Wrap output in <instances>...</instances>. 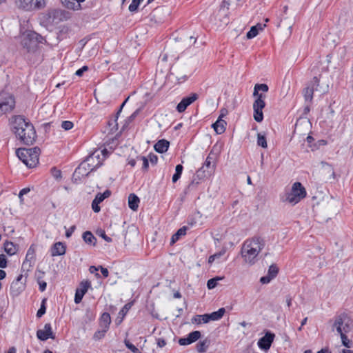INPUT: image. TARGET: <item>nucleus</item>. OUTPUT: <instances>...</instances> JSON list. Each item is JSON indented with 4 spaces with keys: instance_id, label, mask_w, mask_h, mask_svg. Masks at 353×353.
I'll return each instance as SVG.
<instances>
[{
    "instance_id": "f257e3e1",
    "label": "nucleus",
    "mask_w": 353,
    "mask_h": 353,
    "mask_svg": "<svg viewBox=\"0 0 353 353\" xmlns=\"http://www.w3.org/2000/svg\"><path fill=\"white\" fill-rule=\"evenodd\" d=\"M12 123L14 133L23 143L30 145L34 141L36 138L34 128L22 116L14 117Z\"/></svg>"
},
{
    "instance_id": "f03ea898",
    "label": "nucleus",
    "mask_w": 353,
    "mask_h": 353,
    "mask_svg": "<svg viewBox=\"0 0 353 353\" xmlns=\"http://www.w3.org/2000/svg\"><path fill=\"white\" fill-rule=\"evenodd\" d=\"M265 241L261 237H254L247 239L243 244L241 255L246 263L254 264L260 252L265 247Z\"/></svg>"
},
{
    "instance_id": "7ed1b4c3",
    "label": "nucleus",
    "mask_w": 353,
    "mask_h": 353,
    "mask_svg": "<svg viewBox=\"0 0 353 353\" xmlns=\"http://www.w3.org/2000/svg\"><path fill=\"white\" fill-rule=\"evenodd\" d=\"M40 150L35 147L32 148H19L16 150L18 158L28 168H34L39 163Z\"/></svg>"
},
{
    "instance_id": "20e7f679",
    "label": "nucleus",
    "mask_w": 353,
    "mask_h": 353,
    "mask_svg": "<svg viewBox=\"0 0 353 353\" xmlns=\"http://www.w3.org/2000/svg\"><path fill=\"white\" fill-rule=\"evenodd\" d=\"M43 38L32 30H27L24 32L21 36V43L27 52L34 51L37 48L39 43H42Z\"/></svg>"
},
{
    "instance_id": "39448f33",
    "label": "nucleus",
    "mask_w": 353,
    "mask_h": 353,
    "mask_svg": "<svg viewBox=\"0 0 353 353\" xmlns=\"http://www.w3.org/2000/svg\"><path fill=\"white\" fill-rule=\"evenodd\" d=\"M306 194V190L302 184L300 182H295L292 185L291 191L285 194L283 201L295 205L304 199Z\"/></svg>"
},
{
    "instance_id": "423d86ee",
    "label": "nucleus",
    "mask_w": 353,
    "mask_h": 353,
    "mask_svg": "<svg viewBox=\"0 0 353 353\" xmlns=\"http://www.w3.org/2000/svg\"><path fill=\"white\" fill-rule=\"evenodd\" d=\"M352 321L347 314L343 313L335 317L332 325L333 330L334 329L339 334L347 333L351 330Z\"/></svg>"
},
{
    "instance_id": "0eeeda50",
    "label": "nucleus",
    "mask_w": 353,
    "mask_h": 353,
    "mask_svg": "<svg viewBox=\"0 0 353 353\" xmlns=\"http://www.w3.org/2000/svg\"><path fill=\"white\" fill-rule=\"evenodd\" d=\"M16 4L20 9L32 11L43 9L46 6L45 0H16Z\"/></svg>"
},
{
    "instance_id": "6e6552de",
    "label": "nucleus",
    "mask_w": 353,
    "mask_h": 353,
    "mask_svg": "<svg viewBox=\"0 0 353 353\" xmlns=\"http://www.w3.org/2000/svg\"><path fill=\"white\" fill-rule=\"evenodd\" d=\"M256 97V99L253 103V117L256 122H261L263 119V109L265 105V103L264 101L265 99V95L260 94V95Z\"/></svg>"
},
{
    "instance_id": "1a4fd4ad",
    "label": "nucleus",
    "mask_w": 353,
    "mask_h": 353,
    "mask_svg": "<svg viewBox=\"0 0 353 353\" xmlns=\"http://www.w3.org/2000/svg\"><path fill=\"white\" fill-rule=\"evenodd\" d=\"M26 278L23 274H19L12 281L10 288V294L12 296H18L26 288Z\"/></svg>"
},
{
    "instance_id": "9d476101",
    "label": "nucleus",
    "mask_w": 353,
    "mask_h": 353,
    "mask_svg": "<svg viewBox=\"0 0 353 353\" xmlns=\"http://www.w3.org/2000/svg\"><path fill=\"white\" fill-rule=\"evenodd\" d=\"M210 175V172L205 169V166L200 168L193 176L189 188L193 189L199 185L205 178Z\"/></svg>"
},
{
    "instance_id": "9b49d317",
    "label": "nucleus",
    "mask_w": 353,
    "mask_h": 353,
    "mask_svg": "<svg viewBox=\"0 0 353 353\" xmlns=\"http://www.w3.org/2000/svg\"><path fill=\"white\" fill-rule=\"evenodd\" d=\"M274 334L270 332H266L265 336H263L259 340L257 343L258 346L263 350H268L271 347V345L274 341Z\"/></svg>"
},
{
    "instance_id": "f8f14e48",
    "label": "nucleus",
    "mask_w": 353,
    "mask_h": 353,
    "mask_svg": "<svg viewBox=\"0 0 353 353\" xmlns=\"http://www.w3.org/2000/svg\"><path fill=\"white\" fill-rule=\"evenodd\" d=\"M319 85V80L317 77H314L311 83L303 90V95L305 101H311L313 99L314 90Z\"/></svg>"
},
{
    "instance_id": "ddd939ff",
    "label": "nucleus",
    "mask_w": 353,
    "mask_h": 353,
    "mask_svg": "<svg viewBox=\"0 0 353 353\" xmlns=\"http://www.w3.org/2000/svg\"><path fill=\"white\" fill-rule=\"evenodd\" d=\"M37 336L41 341H46L50 338L54 339L55 338V335L52 330V327L50 323H46L44 325L43 330H37Z\"/></svg>"
},
{
    "instance_id": "4468645a",
    "label": "nucleus",
    "mask_w": 353,
    "mask_h": 353,
    "mask_svg": "<svg viewBox=\"0 0 353 353\" xmlns=\"http://www.w3.org/2000/svg\"><path fill=\"white\" fill-rule=\"evenodd\" d=\"M198 99V94L192 93L190 96L184 97L176 106V110L179 112H183L185 110L188 106L192 104Z\"/></svg>"
},
{
    "instance_id": "2eb2a0df",
    "label": "nucleus",
    "mask_w": 353,
    "mask_h": 353,
    "mask_svg": "<svg viewBox=\"0 0 353 353\" xmlns=\"http://www.w3.org/2000/svg\"><path fill=\"white\" fill-rule=\"evenodd\" d=\"M15 105V101L12 96L6 97L3 101H0V112L6 113L13 110Z\"/></svg>"
},
{
    "instance_id": "dca6fc26",
    "label": "nucleus",
    "mask_w": 353,
    "mask_h": 353,
    "mask_svg": "<svg viewBox=\"0 0 353 353\" xmlns=\"http://www.w3.org/2000/svg\"><path fill=\"white\" fill-rule=\"evenodd\" d=\"M85 163L90 170H93L102 164V160L100 159L99 154L95 152L87 157Z\"/></svg>"
},
{
    "instance_id": "f3484780",
    "label": "nucleus",
    "mask_w": 353,
    "mask_h": 353,
    "mask_svg": "<svg viewBox=\"0 0 353 353\" xmlns=\"http://www.w3.org/2000/svg\"><path fill=\"white\" fill-rule=\"evenodd\" d=\"M85 0H61L63 6L67 9L78 11L83 9L81 3Z\"/></svg>"
},
{
    "instance_id": "a211bd4d",
    "label": "nucleus",
    "mask_w": 353,
    "mask_h": 353,
    "mask_svg": "<svg viewBox=\"0 0 353 353\" xmlns=\"http://www.w3.org/2000/svg\"><path fill=\"white\" fill-rule=\"evenodd\" d=\"M279 272L278 267L272 264L269 267L268 274L260 279V282L263 284L269 283L276 276Z\"/></svg>"
},
{
    "instance_id": "6ab92c4d",
    "label": "nucleus",
    "mask_w": 353,
    "mask_h": 353,
    "mask_svg": "<svg viewBox=\"0 0 353 353\" xmlns=\"http://www.w3.org/2000/svg\"><path fill=\"white\" fill-rule=\"evenodd\" d=\"M35 261V249L34 245H31L27 251L25 261L23 263V268H26L27 266H32V263H34Z\"/></svg>"
},
{
    "instance_id": "aec40b11",
    "label": "nucleus",
    "mask_w": 353,
    "mask_h": 353,
    "mask_svg": "<svg viewBox=\"0 0 353 353\" xmlns=\"http://www.w3.org/2000/svg\"><path fill=\"white\" fill-rule=\"evenodd\" d=\"M65 246L61 242L55 243L51 249L52 256L63 255L65 253Z\"/></svg>"
},
{
    "instance_id": "412c9836",
    "label": "nucleus",
    "mask_w": 353,
    "mask_h": 353,
    "mask_svg": "<svg viewBox=\"0 0 353 353\" xmlns=\"http://www.w3.org/2000/svg\"><path fill=\"white\" fill-rule=\"evenodd\" d=\"M170 143L167 140H159L154 146V150L159 153L165 152L169 148Z\"/></svg>"
},
{
    "instance_id": "4be33fe9",
    "label": "nucleus",
    "mask_w": 353,
    "mask_h": 353,
    "mask_svg": "<svg viewBox=\"0 0 353 353\" xmlns=\"http://www.w3.org/2000/svg\"><path fill=\"white\" fill-rule=\"evenodd\" d=\"M225 125L226 122L220 117H219L217 121L212 124V128L217 134H221L225 130Z\"/></svg>"
},
{
    "instance_id": "5701e85b",
    "label": "nucleus",
    "mask_w": 353,
    "mask_h": 353,
    "mask_svg": "<svg viewBox=\"0 0 353 353\" xmlns=\"http://www.w3.org/2000/svg\"><path fill=\"white\" fill-rule=\"evenodd\" d=\"M139 202V198L136 194H130L129 195L128 206L131 210L136 211L138 209Z\"/></svg>"
},
{
    "instance_id": "b1692460",
    "label": "nucleus",
    "mask_w": 353,
    "mask_h": 353,
    "mask_svg": "<svg viewBox=\"0 0 353 353\" xmlns=\"http://www.w3.org/2000/svg\"><path fill=\"white\" fill-rule=\"evenodd\" d=\"M265 26V24L262 25L261 23L252 26L247 33V38L250 39L255 37L259 34V31L262 30Z\"/></svg>"
},
{
    "instance_id": "393cba45",
    "label": "nucleus",
    "mask_w": 353,
    "mask_h": 353,
    "mask_svg": "<svg viewBox=\"0 0 353 353\" xmlns=\"http://www.w3.org/2000/svg\"><path fill=\"white\" fill-rule=\"evenodd\" d=\"M225 312L224 307L219 309L216 312H213L211 314H208L209 322L210 321H218L221 319Z\"/></svg>"
},
{
    "instance_id": "a878e982",
    "label": "nucleus",
    "mask_w": 353,
    "mask_h": 353,
    "mask_svg": "<svg viewBox=\"0 0 353 353\" xmlns=\"http://www.w3.org/2000/svg\"><path fill=\"white\" fill-rule=\"evenodd\" d=\"M52 13L54 18H57L61 21H66L70 18V13L65 10H55Z\"/></svg>"
},
{
    "instance_id": "bb28decb",
    "label": "nucleus",
    "mask_w": 353,
    "mask_h": 353,
    "mask_svg": "<svg viewBox=\"0 0 353 353\" xmlns=\"http://www.w3.org/2000/svg\"><path fill=\"white\" fill-rule=\"evenodd\" d=\"M110 323H111L110 315L107 312H104L101 315V319H100L101 327L108 330Z\"/></svg>"
},
{
    "instance_id": "cd10ccee",
    "label": "nucleus",
    "mask_w": 353,
    "mask_h": 353,
    "mask_svg": "<svg viewBox=\"0 0 353 353\" xmlns=\"http://www.w3.org/2000/svg\"><path fill=\"white\" fill-rule=\"evenodd\" d=\"M4 250L8 254L12 256L17 252V248L12 242L6 241L4 243Z\"/></svg>"
},
{
    "instance_id": "c85d7f7f",
    "label": "nucleus",
    "mask_w": 353,
    "mask_h": 353,
    "mask_svg": "<svg viewBox=\"0 0 353 353\" xmlns=\"http://www.w3.org/2000/svg\"><path fill=\"white\" fill-rule=\"evenodd\" d=\"M210 344V341L208 339H205L203 341H199L196 344V350L199 353H203L207 351L208 347Z\"/></svg>"
},
{
    "instance_id": "c756f323",
    "label": "nucleus",
    "mask_w": 353,
    "mask_h": 353,
    "mask_svg": "<svg viewBox=\"0 0 353 353\" xmlns=\"http://www.w3.org/2000/svg\"><path fill=\"white\" fill-rule=\"evenodd\" d=\"M187 228L183 227L177 230V232L174 234L171 238L170 244L173 245L175 243L181 236L185 235Z\"/></svg>"
},
{
    "instance_id": "7c9ffc66",
    "label": "nucleus",
    "mask_w": 353,
    "mask_h": 353,
    "mask_svg": "<svg viewBox=\"0 0 353 353\" xmlns=\"http://www.w3.org/2000/svg\"><path fill=\"white\" fill-rule=\"evenodd\" d=\"M83 241L90 245H94L97 241V239L94 237V236L92 234V232L89 231H86L83 232Z\"/></svg>"
},
{
    "instance_id": "2f4dec72",
    "label": "nucleus",
    "mask_w": 353,
    "mask_h": 353,
    "mask_svg": "<svg viewBox=\"0 0 353 353\" xmlns=\"http://www.w3.org/2000/svg\"><path fill=\"white\" fill-rule=\"evenodd\" d=\"M91 284L90 282L85 281H82L80 283V288H77L76 291L79 292V294L84 296V294L87 292L88 288L90 287Z\"/></svg>"
},
{
    "instance_id": "473e14b6",
    "label": "nucleus",
    "mask_w": 353,
    "mask_h": 353,
    "mask_svg": "<svg viewBox=\"0 0 353 353\" xmlns=\"http://www.w3.org/2000/svg\"><path fill=\"white\" fill-rule=\"evenodd\" d=\"M192 322L193 323H196L197 324H200L201 323H208L209 320H208V314H203V315H196L192 319Z\"/></svg>"
},
{
    "instance_id": "72a5a7b5",
    "label": "nucleus",
    "mask_w": 353,
    "mask_h": 353,
    "mask_svg": "<svg viewBox=\"0 0 353 353\" xmlns=\"http://www.w3.org/2000/svg\"><path fill=\"white\" fill-rule=\"evenodd\" d=\"M259 90L266 92L268 91V86L267 84L261 83V84H256L254 89L253 96H259L260 94L259 93Z\"/></svg>"
},
{
    "instance_id": "f704fd0d",
    "label": "nucleus",
    "mask_w": 353,
    "mask_h": 353,
    "mask_svg": "<svg viewBox=\"0 0 353 353\" xmlns=\"http://www.w3.org/2000/svg\"><path fill=\"white\" fill-rule=\"evenodd\" d=\"M183 167L179 164L175 168V173L172 176V182L176 183L181 177L182 172H183Z\"/></svg>"
},
{
    "instance_id": "c9c22d12",
    "label": "nucleus",
    "mask_w": 353,
    "mask_h": 353,
    "mask_svg": "<svg viewBox=\"0 0 353 353\" xmlns=\"http://www.w3.org/2000/svg\"><path fill=\"white\" fill-rule=\"evenodd\" d=\"M222 279H223V277H219V276H216V277L209 279L207 283L208 288L210 290L214 288L217 285L218 281H221Z\"/></svg>"
},
{
    "instance_id": "e433bc0d",
    "label": "nucleus",
    "mask_w": 353,
    "mask_h": 353,
    "mask_svg": "<svg viewBox=\"0 0 353 353\" xmlns=\"http://www.w3.org/2000/svg\"><path fill=\"white\" fill-rule=\"evenodd\" d=\"M257 144L259 146H261L263 148H266L268 147L266 138L265 135L259 133L257 135Z\"/></svg>"
},
{
    "instance_id": "4c0bfd02",
    "label": "nucleus",
    "mask_w": 353,
    "mask_h": 353,
    "mask_svg": "<svg viewBox=\"0 0 353 353\" xmlns=\"http://www.w3.org/2000/svg\"><path fill=\"white\" fill-rule=\"evenodd\" d=\"M124 343L125 346L133 353H141V352L135 345L131 343L129 340L125 339Z\"/></svg>"
},
{
    "instance_id": "58836bf2",
    "label": "nucleus",
    "mask_w": 353,
    "mask_h": 353,
    "mask_svg": "<svg viewBox=\"0 0 353 353\" xmlns=\"http://www.w3.org/2000/svg\"><path fill=\"white\" fill-rule=\"evenodd\" d=\"M137 161L139 163H142V168L143 170H146L148 168V159L143 156H138L137 157Z\"/></svg>"
},
{
    "instance_id": "ea45409f",
    "label": "nucleus",
    "mask_w": 353,
    "mask_h": 353,
    "mask_svg": "<svg viewBox=\"0 0 353 353\" xmlns=\"http://www.w3.org/2000/svg\"><path fill=\"white\" fill-rule=\"evenodd\" d=\"M290 90V82H284L283 83L281 90V94H282L283 97H285L288 94V92Z\"/></svg>"
},
{
    "instance_id": "a19ab883",
    "label": "nucleus",
    "mask_w": 353,
    "mask_h": 353,
    "mask_svg": "<svg viewBox=\"0 0 353 353\" xmlns=\"http://www.w3.org/2000/svg\"><path fill=\"white\" fill-rule=\"evenodd\" d=\"M188 336L190 339L192 343H194L200 339L201 334L199 331H194L190 332Z\"/></svg>"
},
{
    "instance_id": "79ce46f5",
    "label": "nucleus",
    "mask_w": 353,
    "mask_h": 353,
    "mask_svg": "<svg viewBox=\"0 0 353 353\" xmlns=\"http://www.w3.org/2000/svg\"><path fill=\"white\" fill-rule=\"evenodd\" d=\"M346 333H342V334H340L341 336V341H342V343L344 346H345L347 348H350L351 347V345H352V341H350L347 336L345 335Z\"/></svg>"
},
{
    "instance_id": "37998d69",
    "label": "nucleus",
    "mask_w": 353,
    "mask_h": 353,
    "mask_svg": "<svg viewBox=\"0 0 353 353\" xmlns=\"http://www.w3.org/2000/svg\"><path fill=\"white\" fill-rule=\"evenodd\" d=\"M46 300L43 299L42 301L41 305L39 310L37 311V317H41L46 313V306H45Z\"/></svg>"
},
{
    "instance_id": "c03bdc74",
    "label": "nucleus",
    "mask_w": 353,
    "mask_h": 353,
    "mask_svg": "<svg viewBox=\"0 0 353 353\" xmlns=\"http://www.w3.org/2000/svg\"><path fill=\"white\" fill-rule=\"evenodd\" d=\"M73 126V123L70 121H64L61 123V128H63L65 130H69L72 129Z\"/></svg>"
},
{
    "instance_id": "a18cd8bd",
    "label": "nucleus",
    "mask_w": 353,
    "mask_h": 353,
    "mask_svg": "<svg viewBox=\"0 0 353 353\" xmlns=\"http://www.w3.org/2000/svg\"><path fill=\"white\" fill-rule=\"evenodd\" d=\"M140 3L137 0H132V3L129 6V10L130 12H135L138 9Z\"/></svg>"
},
{
    "instance_id": "49530a36",
    "label": "nucleus",
    "mask_w": 353,
    "mask_h": 353,
    "mask_svg": "<svg viewBox=\"0 0 353 353\" xmlns=\"http://www.w3.org/2000/svg\"><path fill=\"white\" fill-rule=\"evenodd\" d=\"M51 174L56 179H60L61 178V170L57 169L56 168H52L51 169Z\"/></svg>"
},
{
    "instance_id": "de8ad7c7",
    "label": "nucleus",
    "mask_w": 353,
    "mask_h": 353,
    "mask_svg": "<svg viewBox=\"0 0 353 353\" xmlns=\"http://www.w3.org/2000/svg\"><path fill=\"white\" fill-rule=\"evenodd\" d=\"M107 329L103 328V330L95 332L94 334V339L97 340L103 338L105 336V333L107 332Z\"/></svg>"
},
{
    "instance_id": "09e8293b",
    "label": "nucleus",
    "mask_w": 353,
    "mask_h": 353,
    "mask_svg": "<svg viewBox=\"0 0 353 353\" xmlns=\"http://www.w3.org/2000/svg\"><path fill=\"white\" fill-rule=\"evenodd\" d=\"M223 252H220L211 255L208 259V263L212 264L216 259H219L223 255Z\"/></svg>"
},
{
    "instance_id": "8fccbe9b",
    "label": "nucleus",
    "mask_w": 353,
    "mask_h": 353,
    "mask_svg": "<svg viewBox=\"0 0 353 353\" xmlns=\"http://www.w3.org/2000/svg\"><path fill=\"white\" fill-rule=\"evenodd\" d=\"M8 265L6 256L4 254H0V268H6Z\"/></svg>"
},
{
    "instance_id": "3c124183",
    "label": "nucleus",
    "mask_w": 353,
    "mask_h": 353,
    "mask_svg": "<svg viewBox=\"0 0 353 353\" xmlns=\"http://www.w3.org/2000/svg\"><path fill=\"white\" fill-rule=\"evenodd\" d=\"M179 343L181 345H190L192 343L190 339L189 338V336H188L187 337L185 338H181L179 340Z\"/></svg>"
},
{
    "instance_id": "603ef678",
    "label": "nucleus",
    "mask_w": 353,
    "mask_h": 353,
    "mask_svg": "<svg viewBox=\"0 0 353 353\" xmlns=\"http://www.w3.org/2000/svg\"><path fill=\"white\" fill-rule=\"evenodd\" d=\"M212 158L210 157V154L208 156L203 166H205V169L208 170L210 168Z\"/></svg>"
},
{
    "instance_id": "864d4df0",
    "label": "nucleus",
    "mask_w": 353,
    "mask_h": 353,
    "mask_svg": "<svg viewBox=\"0 0 353 353\" xmlns=\"http://www.w3.org/2000/svg\"><path fill=\"white\" fill-rule=\"evenodd\" d=\"M88 70V67L86 65L83 66L81 68L77 70L75 74L78 77H82L83 73Z\"/></svg>"
},
{
    "instance_id": "5fc2aeb1",
    "label": "nucleus",
    "mask_w": 353,
    "mask_h": 353,
    "mask_svg": "<svg viewBox=\"0 0 353 353\" xmlns=\"http://www.w3.org/2000/svg\"><path fill=\"white\" fill-rule=\"evenodd\" d=\"M99 203L97 202L95 200H93L92 202V208L94 212H99L101 210L99 205Z\"/></svg>"
},
{
    "instance_id": "6e6d98bb",
    "label": "nucleus",
    "mask_w": 353,
    "mask_h": 353,
    "mask_svg": "<svg viewBox=\"0 0 353 353\" xmlns=\"http://www.w3.org/2000/svg\"><path fill=\"white\" fill-rule=\"evenodd\" d=\"M76 229V227L75 225H72L71 226L69 229H68L65 232V236L67 238H69L71 236V235L72 234V233L74 232V231Z\"/></svg>"
},
{
    "instance_id": "4d7b16f0",
    "label": "nucleus",
    "mask_w": 353,
    "mask_h": 353,
    "mask_svg": "<svg viewBox=\"0 0 353 353\" xmlns=\"http://www.w3.org/2000/svg\"><path fill=\"white\" fill-rule=\"evenodd\" d=\"M83 297V295L79 294V292H77L76 291L75 296H74V302H75V303H79L81 301Z\"/></svg>"
},
{
    "instance_id": "13d9d810",
    "label": "nucleus",
    "mask_w": 353,
    "mask_h": 353,
    "mask_svg": "<svg viewBox=\"0 0 353 353\" xmlns=\"http://www.w3.org/2000/svg\"><path fill=\"white\" fill-rule=\"evenodd\" d=\"M149 159H150V161L151 162L152 164H156L157 163V161H158V157L155 154H150L149 155Z\"/></svg>"
},
{
    "instance_id": "bf43d9fd",
    "label": "nucleus",
    "mask_w": 353,
    "mask_h": 353,
    "mask_svg": "<svg viewBox=\"0 0 353 353\" xmlns=\"http://www.w3.org/2000/svg\"><path fill=\"white\" fill-rule=\"evenodd\" d=\"M166 345V341L164 339L159 338L157 339V345L159 347H163Z\"/></svg>"
},
{
    "instance_id": "052dcab7",
    "label": "nucleus",
    "mask_w": 353,
    "mask_h": 353,
    "mask_svg": "<svg viewBox=\"0 0 353 353\" xmlns=\"http://www.w3.org/2000/svg\"><path fill=\"white\" fill-rule=\"evenodd\" d=\"M196 41V38L194 36H191L189 37L188 40L187 41V45L192 46L194 44Z\"/></svg>"
},
{
    "instance_id": "680f3d73",
    "label": "nucleus",
    "mask_w": 353,
    "mask_h": 353,
    "mask_svg": "<svg viewBox=\"0 0 353 353\" xmlns=\"http://www.w3.org/2000/svg\"><path fill=\"white\" fill-rule=\"evenodd\" d=\"M101 269V274L104 277H108L109 274V272L107 268H103L102 266L99 267Z\"/></svg>"
},
{
    "instance_id": "e2e57ef3",
    "label": "nucleus",
    "mask_w": 353,
    "mask_h": 353,
    "mask_svg": "<svg viewBox=\"0 0 353 353\" xmlns=\"http://www.w3.org/2000/svg\"><path fill=\"white\" fill-rule=\"evenodd\" d=\"M39 290L41 292H43L46 290V286H47L46 283L45 281H39Z\"/></svg>"
},
{
    "instance_id": "0e129e2a",
    "label": "nucleus",
    "mask_w": 353,
    "mask_h": 353,
    "mask_svg": "<svg viewBox=\"0 0 353 353\" xmlns=\"http://www.w3.org/2000/svg\"><path fill=\"white\" fill-rule=\"evenodd\" d=\"M104 199H104V196H102L101 195V193H98V194L96 195V196H95V198H94V200H95L97 202H98V203H101V202H102Z\"/></svg>"
},
{
    "instance_id": "69168bd1",
    "label": "nucleus",
    "mask_w": 353,
    "mask_h": 353,
    "mask_svg": "<svg viewBox=\"0 0 353 353\" xmlns=\"http://www.w3.org/2000/svg\"><path fill=\"white\" fill-rule=\"evenodd\" d=\"M99 268H96L95 266H91L89 269L90 273H96V276H99V274L97 272L98 271Z\"/></svg>"
},
{
    "instance_id": "338daca9",
    "label": "nucleus",
    "mask_w": 353,
    "mask_h": 353,
    "mask_svg": "<svg viewBox=\"0 0 353 353\" xmlns=\"http://www.w3.org/2000/svg\"><path fill=\"white\" fill-rule=\"evenodd\" d=\"M30 191V188H23L20 192V196H23L26 194H28L29 192Z\"/></svg>"
},
{
    "instance_id": "774afa93",
    "label": "nucleus",
    "mask_w": 353,
    "mask_h": 353,
    "mask_svg": "<svg viewBox=\"0 0 353 353\" xmlns=\"http://www.w3.org/2000/svg\"><path fill=\"white\" fill-rule=\"evenodd\" d=\"M137 162H139V161H137V157L135 159H130L128 161V164L130 165L132 167H134Z\"/></svg>"
}]
</instances>
